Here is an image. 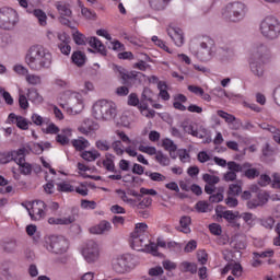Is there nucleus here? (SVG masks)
<instances>
[{
    "label": "nucleus",
    "instance_id": "1",
    "mask_svg": "<svg viewBox=\"0 0 280 280\" xmlns=\"http://www.w3.org/2000/svg\"><path fill=\"white\" fill-rule=\"evenodd\" d=\"M25 62L32 71L49 69L52 62L51 52L40 45L32 46L26 52Z\"/></svg>",
    "mask_w": 280,
    "mask_h": 280
},
{
    "label": "nucleus",
    "instance_id": "2",
    "mask_svg": "<svg viewBox=\"0 0 280 280\" xmlns=\"http://www.w3.org/2000/svg\"><path fill=\"white\" fill-rule=\"evenodd\" d=\"M92 115L98 121H112L117 117V104L108 100H100L92 107Z\"/></svg>",
    "mask_w": 280,
    "mask_h": 280
},
{
    "label": "nucleus",
    "instance_id": "3",
    "mask_svg": "<svg viewBox=\"0 0 280 280\" xmlns=\"http://www.w3.org/2000/svg\"><path fill=\"white\" fill-rule=\"evenodd\" d=\"M222 16L229 23H240L246 19V4L242 2H230L222 10Z\"/></svg>",
    "mask_w": 280,
    "mask_h": 280
},
{
    "label": "nucleus",
    "instance_id": "4",
    "mask_svg": "<svg viewBox=\"0 0 280 280\" xmlns=\"http://www.w3.org/2000/svg\"><path fill=\"white\" fill-rule=\"evenodd\" d=\"M261 36L267 40H277L280 36V21L276 16H266L259 24Z\"/></svg>",
    "mask_w": 280,
    "mask_h": 280
},
{
    "label": "nucleus",
    "instance_id": "5",
    "mask_svg": "<svg viewBox=\"0 0 280 280\" xmlns=\"http://www.w3.org/2000/svg\"><path fill=\"white\" fill-rule=\"evenodd\" d=\"M44 247L52 255H65L69 250V240L65 236H45Z\"/></svg>",
    "mask_w": 280,
    "mask_h": 280
},
{
    "label": "nucleus",
    "instance_id": "6",
    "mask_svg": "<svg viewBox=\"0 0 280 280\" xmlns=\"http://www.w3.org/2000/svg\"><path fill=\"white\" fill-rule=\"evenodd\" d=\"M135 266H137V258L132 254L117 256L112 260L113 271L118 275L130 272V270H133Z\"/></svg>",
    "mask_w": 280,
    "mask_h": 280
},
{
    "label": "nucleus",
    "instance_id": "7",
    "mask_svg": "<svg viewBox=\"0 0 280 280\" xmlns=\"http://www.w3.org/2000/svg\"><path fill=\"white\" fill-rule=\"evenodd\" d=\"M72 38L75 43V45H90L92 49H96L97 54H101V56H107L108 51L106 50V46L100 40V38L93 36V37H88L84 36V34L80 33V31H77L75 33L72 34Z\"/></svg>",
    "mask_w": 280,
    "mask_h": 280
},
{
    "label": "nucleus",
    "instance_id": "8",
    "mask_svg": "<svg viewBox=\"0 0 280 280\" xmlns=\"http://www.w3.org/2000/svg\"><path fill=\"white\" fill-rule=\"evenodd\" d=\"M19 23V13L16 10L8 7L0 9V28L10 32Z\"/></svg>",
    "mask_w": 280,
    "mask_h": 280
},
{
    "label": "nucleus",
    "instance_id": "9",
    "mask_svg": "<svg viewBox=\"0 0 280 280\" xmlns=\"http://www.w3.org/2000/svg\"><path fill=\"white\" fill-rule=\"evenodd\" d=\"M22 207H25L31 220H34V221L40 220L43 215H45V212L47 211V203H45V201L43 200L30 201L28 207L25 206V203H22Z\"/></svg>",
    "mask_w": 280,
    "mask_h": 280
},
{
    "label": "nucleus",
    "instance_id": "10",
    "mask_svg": "<svg viewBox=\"0 0 280 280\" xmlns=\"http://www.w3.org/2000/svg\"><path fill=\"white\" fill-rule=\"evenodd\" d=\"M119 73L121 75L122 79V84H128V80H131V82H133V84H143V82H145V80H148V77L145 74H143V72H139V71H130V72H126V69L124 68H119Z\"/></svg>",
    "mask_w": 280,
    "mask_h": 280
},
{
    "label": "nucleus",
    "instance_id": "11",
    "mask_svg": "<svg viewBox=\"0 0 280 280\" xmlns=\"http://www.w3.org/2000/svg\"><path fill=\"white\" fill-rule=\"evenodd\" d=\"M82 255L88 264H95L100 259V247L95 241H89L86 247L82 250Z\"/></svg>",
    "mask_w": 280,
    "mask_h": 280
},
{
    "label": "nucleus",
    "instance_id": "12",
    "mask_svg": "<svg viewBox=\"0 0 280 280\" xmlns=\"http://www.w3.org/2000/svg\"><path fill=\"white\" fill-rule=\"evenodd\" d=\"M113 159H115V155L107 153L106 159L103 161V166L105 167V170H107V172H113L114 174H117V175H109L108 178L110 180H121V171H116L115 161Z\"/></svg>",
    "mask_w": 280,
    "mask_h": 280
},
{
    "label": "nucleus",
    "instance_id": "13",
    "mask_svg": "<svg viewBox=\"0 0 280 280\" xmlns=\"http://www.w3.org/2000/svg\"><path fill=\"white\" fill-rule=\"evenodd\" d=\"M24 152H27L25 148L19 149L18 151L0 152V164L5 165L11 161L16 163L20 156H23Z\"/></svg>",
    "mask_w": 280,
    "mask_h": 280
},
{
    "label": "nucleus",
    "instance_id": "14",
    "mask_svg": "<svg viewBox=\"0 0 280 280\" xmlns=\"http://www.w3.org/2000/svg\"><path fill=\"white\" fill-rule=\"evenodd\" d=\"M8 120L9 124H15L20 130H30V125H32V122L27 121V118L16 116L14 113L9 114Z\"/></svg>",
    "mask_w": 280,
    "mask_h": 280
},
{
    "label": "nucleus",
    "instance_id": "15",
    "mask_svg": "<svg viewBox=\"0 0 280 280\" xmlns=\"http://www.w3.org/2000/svg\"><path fill=\"white\" fill-rule=\"evenodd\" d=\"M152 97H154V92H152L150 88H144L140 97V105H138V108H140V110H148V102H150V104L154 103V100Z\"/></svg>",
    "mask_w": 280,
    "mask_h": 280
},
{
    "label": "nucleus",
    "instance_id": "16",
    "mask_svg": "<svg viewBox=\"0 0 280 280\" xmlns=\"http://www.w3.org/2000/svg\"><path fill=\"white\" fill-rule=\"evenodd\" d=\"M259 170L253 167L250 162L243 163V173L242 176L248 178V180H255V178H259Z\"/></svg>",
    "mask_w": 280,
    "mask_h": 280
},
{
    "label": "nucleus",
    "instance_id": "17",
    "mask_svg": "<svg viewBox=\"0 0 280 280\" xmlns=\"http://www.w3.org/2000/svg\"><path fill=\"white\" fill-rule=\"evenodd\" d=\"M209 45H213V40L209 37H206L203 42L200 43L201 51H199V57L201 60H210L211 58V48Z\"/></svg>",
    "mask_w": 280,
    "mask_h": 280
},
{
    "label": "nucleus",
    "instance_id": "18",
    "mask_svg": "<svg viewBox=\"0 0 280 280\" xmlns=\"http://www.w3.org/2000/svg\"><path fill=\"white\" fill-rule=\"evenodd\" d=\"M268 56V46L265 44H257L253 51L249 59L254 60H264V57Z\"/></svg>",
    "mask_w": 280,
    "mask_h": 280
},
{
    "label": "nucleus",
    "instance_id": "19",
    "mask_svg": "<svg viewBox=\"0 0 280 280\" xmlns=\"http://www.w3.org/2000/svg\"><path fill=\"white\" fill-rule=\"evenodd\" d=\"M249 69L257 78L264 77V60L249 59Z\"/></svg>",
    "mask_w": 280,
    "mask_h": 280
},
{
    "label": "nucleus",
    "instance_id": "20",
    "mask_svg": "<svg viewBox=\"0 0 280 280\" xmlns=\"http://www.w3.org/2000/svg\"><path fill=\"white\" fill-rule=\"evenodd\" d=\"M112 229L113 226L110 225V222L103 220L100 222V224L91 228L90 233H92L93 235H102L104 233H108V231H110Z\"/></svg>",
    "mask_w": 280,
    "mask_h": 280
},
{
    "label": "nucleus",
    "instance_id": "21",
    "mask_svg": "<svg viewBox=\"0 0 280 280\" xmlns=\"http://www.w3.org/2000/svg\"><path fill=\"white\" fill-rule=\"evenodd\" d=\"M15 163L20 167V174H23V176H30L32 174V164L25 162V152L18 158Z\"/></svg>",
    "mask_w": 280,
    "mask_h": 280
},
{
    "label": "nucleus",
    "instance_id": "22",
    "mask_svg": "<svg viewBox=\"0 0 280 280\" xmlns=\"http://www.w3.org/2000/svg\"><path fill=\"white\" fill-rule=\"evenodd\" d=\"M145 236L132 235L130 234L129 244L133 250H138L141 253L145 248L143 244Z\"/></svg>",
    "mask_w": 280,
    "mask_h": 280
},
{
    "label": "nucleus",
    "instance_id": "23",
    "mask_svg": "<svg viewBox=\"0 0 280 280\" xmlns=\"http://www.w3.org/2000/svg\"><path fill=\"white\" fill-rule=\"evenodd\" d=\"M168 36L174 40L177 47H183L185 37L183 36V31L180 28H171L168 31Z\"/></svg>",
    "mask_w": 280,
    "mask_h": 280
},
{
    "label": "nucleus",
    "instance_id": "24",
    "mask_svg": "<svg viewBox=\"0 0 280 280\" xmlns=\"http://www.w3.org/2000/svg\"><path fill=\"white\" fill-rule=\"evenodd\" d=\"M182 128L184 132H187V135H191V137H196L197 139H205V137H207V129H202L201 133L198 129L194 128V125L182 124Z\"/></svg>",
    "mask_w": 280,
    "mask_h": 280
},
{
    "label": "nucleus",
    "instance_id": "25",
    "mask_svg": "<svg viewBox=\"0 0 280 280\" xmlns=\"http://www.w3.org/2000/svg\"><path fill=\"white\" fill-rule=\"evenodd\" d=\"M180 272H190V275H196L198 272V265L190 261H182L178 266Z\"/></svg>",
    "mask_w": 280,
    "mask_h": 280
},
{
    "label": "nucleus",
    "instance_id": "26",
    "mask_svg": "<svg viewBox=\"0 0 280 280\" xmlns=\"http://www.w3.org/2000/svg\"><path fill=\"white\" fill-rule=\"evenodd\" d=\"M141 253H148L149 255H153V257H163V254L159 253V246L152 241H150L149 244H144V248L141 249Z\"/></svg>",
    "mask_w": 280,
    "mask_h": 280
},
{
    "label": "nucleus",
    "instance_id": "27",
    "mask_svg": "<svg viewBox=\"0 0 280 280\" xmlns=\"http://www.w3.org/2000/svg\"><path fill=\"white\" fill-rule=\"evenodd\" d=\"M71 60L77 67H84L86 65V55L81 50H77L72 54Z\"/></svg>",
    "mask_w": 280,
    "mask_h": 280
},
{
    "label": "nucleus",
    "instance_id": "28",
    "mask_svg": "<svg viewBox=\"0 0 280 280\" xmlns=\"http://www.w3.org/2000/svg\"><path fill=\"white\" fill-rule=\"evenodd\" d=\"M75 222V217H68V218H49L48 224H60V225H69Z\"/></svg>",
    "mask_w": 280,
    "mask_h": 280
},
{
    "label": "nucleus",
    "instance_id": "29",
    "mask_svg": "<svg viewBox=\"0 0 280 280\" xmlns=\"http://www.w3.org/2000/svg\"><path fill=\"white\" fill-rule=\"evenodd\" d=\"M230 245L232 246V248H234V250H236V253H240V250H245L246 241L240 238V236H233L231 238Z\"/></svg>",
    "mask_w": 280,
    "mask_h": 280
},
{
    "label": "nucleus",
    "instance_id": "30",
    "mask_svg": "<svg viewBox=\"0 0 280 280\" xmlns=\"http://www.w3.org/2000/svg\"><path fill=\"white\" fill-rule=\"evenodd\" d=\"M56 8L60 14L59 16H67L68 19H71V16L73 15V12L69 8V4L65 2H57Z\"/></svg>",
    "mask_w": 280,
    "mask_h": 280
},
{
    "label": "nucleus",
    "instance_id": "31",
    "mask_svg": "<svg viewBox=\"0 0 280 280\" xmlns=\"http://www.w3.org/2000/svg\"><path fill=\"white\" fill-rule=\"evenodd\" d=\"M168 3L170 0H149L150 8H152V10H155L156 12L165 10Z\"/></svg>",
    "mask_w": 280,
    "mask_h": 280
},
{
    "label": "nucleus",
    "instance_id": "32",
    "mask_svg": "<svg viewBox=\"0 0 280 280\" xmlns=\"http://www.w3.org/2000/svg\"><path fill=\"white\" fill-rule=\"evenodd\" d=\"M100 156H102V153H100V151H97V150L84 151L81 153V158L84 161H88L89 163H91L93 161H97V159H100Z\"/></svg>",
    "mask_w": 280,
    "mask_h": 280
},
{
    "label": "nucleus",
    "instance_id": "33",
    "mask_svg": "<svg viewBox=\"0 0 280 280\" xmlns=\"http://www.w3.org/2000/svg\"><path fill=\"white\" fill-rule=\"evenodd\" d=\"M72 145L75 148L78 152H82L85 148H89L90 143L89 140H86L83 137H80V139L72 140Z\"/></svg>",
    "mask_w": 280,
    "mask_h": 280
},
{
    "label": "nucleus",
    "instance_id": "34",
    "mask_svg": "<svg viewBox=\"0 0 280 280\" xmlns=\"http://www.w3.org/2000/svg\"><path fill=\"white\" fill-rule=\"evenodd\" d=\"M179 224L182 226L183 230L182 233H191V229H189V225L191 224V217L189 215H184L180 218L179 220Z\"/></svg>",
    "mask_w": 280,
    "mask_h": 280
},
{
    "label": "nucleus",
    "instance_id": "35",
    "mask_svg": "<svg viewBox=\"0 0 280 280\" xmlns=\"http://www.w3.org/2000/svg\"><path fill=\"white\" fill-rule=\"evenodd\" d=\"M145 176H149V178L151 180H153L154 183H163L165 180H167V177H165V175L159 173V172H150V171H147L145 173Z\"/></svg>",
    "mask_w": 280,
    "mask_h": 280
},
{
    "label": "nucleus",
    "instance_id": "36",
    "mask_svg": "<svg viewBox=\"0 0 280 280\" xmlns=\"http://www.w3.org/2000/svg\"><path fill=\"white\" fill-rule=\"evenodd\" d=\"M34 16H36V19H38L39 25L45 26L47 25V14L45 13V11L40 10V9H35L33 11Z\"/></svg>",
    "mask_w": 280,
    "mask_h": 280
},
{
    "label": "nucleus",
    "instance_id": "37",
    "mask_svg": "<svg viewBox=\"0 0 280 280\" xmlns=\"http://www.w3.org/2000/svg\"><path fill=\"white\" fill-rule=\"evenodd\" d=\"M228 170H230V172H234V174L237 173H242L244 172V164H240L235 161H230L228 162Z\"/></svg>",
    "mask_w": 280,
    "mask_h": 280
},
{
    "label": "nucleus",
    "instance_id": "38",
    "mask_svg": "<svg viewBox=\"0 0 280 280\" xmlns=\"http://www.w3.org/2000/svg\"><path fill=\"white\" fill-rule=\"evenodd\" d=\"M81 14L84 16V19H88L89 21H95L97 19V13L95 11H91V9L81 7Z\"/></svg>",
    "mask_w": 280,
    "mask_h": 280
},
{
    "label": "nucleus",
    "instance_id": "39",
    "mask_svg": "<svg viewBox=\"0 0 280 280\" xmlns=\"http://www.w3.org/2000/svg\"><path fill=\"white\" fill-rule=\"evenodd\" d=\"M58 191L65 192V194H71L72 191H75V188H73V185L62 182L57 184Z\"/></svg>",
    "mask_w": 280,
    "mask_h": 280
},
{
    "label": "nucleus",
    "instance_id": "40",
    "mask_svg": "<svg viewBox=\"0 0 280 280\" xmlns=\"http://www.w3.org/2000/svg\"><path fill=\"white\" fill-rule=\"evenodd\" d=\"M145 231H148V224L138 223L136 224L135 231L131 233V235H139L140 237H145Z\"/></svg>",
    "mask_w": 280,
    "mask_h": 280
},
{
    "label": "nucleus",
    "instance_id": "41",
    "mask_svg": "<svg viewBox=\"0 0 280 280\" xmlns=\"http://www.w3.org/2000/svg\"><path fill=\"white\" fill-rule=\"evenodd\" d=\"M155 161H158L163 167H167L170 165V158L163 153V151H158V155H155Z\"/></svg>",
    "mask_w": 280,
    "mask_h": 280
},
{
    "label": "nucleus",
    "instance_id": "42",
    "mask_svg": "<svg viewBox=\"0 0 280 280\" xmlns=\"http://www.w3.org/2000/svg\"><path fill=\"white\" fill-rule=\"evenodd\" d=\"M202 180L205 183H207V185L213 186V185H218V183H220V177L215 176V175H210V174H203L202 176Z\"/></svg>",
    "mask_w": 280,
    "mask_h": 280
},
{
    "label": "nucleus",
    "instance_id": "43",
    "mask_svg": "<svg viewBox=\"0 0 280 280\" xmlns=\"http://www.w3.org/2000/svg\"><path fill=\"white\" fill-rule=\"evenodd\" d=\"M242 194V185L240 184H230L228 196H240Z\"/></svg>",
    "mask_w": 280,
    "mask_h": 280
},
{
    "label": "nucleus",
    "instance_id": "44",
    "mask_svg": "<svg viewBox=\"0 0 280 280\" xmlns=\"http://www.w3.org/2000/svg\"><path fill=\"white\" fill-rule=\"evenodd\" d=\"M195 209L198 213H207L209 211V202L200 200L196 203Z\"/></svg>",
    "mask_w": 280,
    "mask_h": 280
},
{
    "label": "nucleus",
    "instance_id": "45",
    "mask_svg": "<svg viewBox=\"0 0 280 280\" xmlns=\"http://www.w3.org/2000/svg\"><path fill=\"white\" fill-rule=\"evenodd\" d=\"M95 145L97 150H101V152H108V150H110V143L108 140H97Z\"/></svg>",
    "mask_w": 280,
    "mask_h": 280
},
{
    "label": "nucleus",
    "instance_id": "46",
    "mask_svg": "<svg viewBox=\"0 0 280 280\" xmlns=\"http://www.w3.org/2000/svg\"><path fill=\"white\" fill-rule=\"evenodd\" d=\"M253 256L255 257V259H257L259 257H260V259H266V257H275V250L268 249V250L260 252V253L254 252Z\"/></svg>",
    "mask_w": 280,
    "mask_h": 280
},
{
    "label": "nucleus",
    "instance_id": "47",
    "mask_svg": "<svg viewBox=\"0 0 280 280\" xmlns=\"http://www.w3.org/2000/svg\"><path fill=\"white\" fill-rule=\"evenodd\" d=\"M116 194L120 197L122 202H127L128 205H135L137 202V200L128 198V195H126L122 189H117Z\"/></svg>",
    "mask_w": 280,
    "mask_h": 280
},
{
    "label": "nucleus",
    "instance_id": "48",
    "mask_svg": "<svg viewBox=\"0 0 280 280\" xmlns=\"http://www.w3.org/2000/svg\"><path fill=\"white\" fill-rule=\"evenodd\" d=\"M242 272H244V267L240 262H232V275L233 277H242Z\"/></svg>",
    "mask_w": 280,
    "mask_h": 280
},
{
    "label": "nucleus",
    "instance_id": "49",
    "mask_svg": "<svg viewBox=\"0 0 280 280\" xmlns=\"http://www.w3.org/2000/svg\"><path fill=\"white\" fill-rule=\"evenodd\" d=\"M112 148L114 150V152H116V154L118 156L124 155V144L121 143V140H116L112 143Z\"/></svg>",
    "mask_w": 280,
    "mask_h": 280
},
{
    "label": "nucleus",
    "instance_id": "50",
    "mask_svg": "<svg viewBox=\"0 0 280 280\" xmlns=\"http://www.w3.org/2000/svg\"><path fill=\"white\" fill-rule=\"evenodd\" d=\"M0 95H2L5 104L9 106H12L14 104V98H12V95H10V92L5 91V89L0 88Z\"/></svg>",
    "mask_w": 280,
    "mask_h": 280
},
{
    "label": "nucleus",
    "instance_id": "51",
    "mask_svg": "<svg viewBox=\"0 0 280 280\" xmlns=\"http://www.w3.org/2000/svg\"><path fill=\"white\" fill-rule=\"evenodd\" d=\"M42 131L45 135H58V132H60V128H58V126H56V124L51 122L48 125V127L46 129L43 128Z\"/></svg>",
    "mask_w": 280,
    "mask_h": 280
},
{
    "label": "nucleus",
    "instance_id": "52",
    "mask_svg": "<svg viewBox=\"0 0 280 280\" xmlns=\"http://www.w3.org/2000/svg\"><path fill=\"white\" fill-rule=\"evenodd\" d=\"M162 147L164 148V150H166V152H170L174 149H177L178 147L172 141V139L170 138H165L162 141Z\"/></svg>",
    "mask_w": 280,
    "mask_h": 280
},
{
    "label": "nucleus",
    "instance_id": "53",
    "mask_svg": "<svg viewBox=\"0 0 280 280\" xmlns=\"http://www.w3.org/2000/svg\"><path fill=\"white\" fill-rule=\"evenodd\" d=\"M81 208L82 209H96L97 208V202L94 200H89V199H82L81 200Z\"/></svg>",
    "mask_w": 280,
    "mask_h": 280
},
{
    "label": "nucleus",
    "instance_id": "54",
    "mask_svg": "<svg viewBox=\"0 0 280 280\" xmlns=\"http://www.w3.org/2000/svg\"><path fill=\"white\" fill-rule=\"evenodd\" d=\"M260 224L265 229H272L275 226V218L268 217L266 219H261Z\"/></svg>",
    "mask_w": 280,
    "mask_h": 280
},
{
    "label": "nucleus",
    "instance_id": "55",
    "mask_svg": "<svg viewBox=\"0 0 280 280\" xmlns=\"http://www.w3.org/2000/svg\"><path fill=\"white\" fill-rule=\"evenodd\" d=\"M209 231L212 235H222V225L218 223H211L209 225Z\"/></svg>",
    "mask_w": 280,
    "mask_h": 280
},
{
    "label": "nucleus",
    "instance_id": "56",
    "mask_svg": "<svg viewBox=\"0 0 280 280\" xmlns=\"http://www.w3.org/2000/svg\"><path fill=\"white\" fill-rule=\"evenodd\" d=\"M225 205L228 207H230V209H235V207H237V205H240V201L237 200V198L229 195V197L225 198Z\"/></svg>",
    "mask_w": 280,
    "mask_h": 280
},
{
    "label": "nucleus",
    "instance_id": "57",
    "mask_svg": "<svg viewBox=\"0 0 280 280\" xmlns=\"http://www.w3.org/2000/svg\"><path fill=\"white\" fill-rule=\"evenodd\" d=\"M165 271L163 270V267L156 266L149 269V276L150 277H161Z\"/></svg>",
    "mask_w": 280,
    "mask_h": 280
},
{
    "label": "nucleus",
    "instance_id": "58",
    "mask_svg": "<svg viewBox=\"0 0 280 280\" xmlns=\"http://www.w3.org/2000/svg\"><path fill=\"white\" fill-rule=\"evenodd\" d=\"M223 259L225 261H229V264H235V260L233 259L235 257V255L233 254V250L230 249H225L223 253Z\"/></svg>",
    "mask_w": 280,
    "mask_h": 280
},
{
    "label": "nucleus",
    "instance_id": "59",
    "mask_svg": "<svg viewBox=\"0 0 280 280\" xmlns=\"http://www.w3.org/2000/svg\"><path fill=\"white\" fill-rule=\"evenodd\" d=\"M16 241H9L7 243H4V250L5 253H14V250H16Z\"/></svg>",
    "mask_w": 280,
    "mask_h": 280
},
{
    "label": "nucleus",
    "instance_id": "60",
    "mask_svg": "<svg viewBox=\"0 0 280 280\" xmlns=\"http://www.w3.org/2000/svg\"><path fill=\"white\" fill-rule=\"evenodd\" d=\"M28 97H31V100H34V102H38L42 103L43 102V97L40 96V94H38L37 90H28Z\"/></svg>",
    "mask_w": 280,
    "mask_h": 280
},
{
    "label": "nucleus",
    "instance_id": "61",
    "mask_svg": "<svg viewBox=\"0 0 280 280\" xmlns=\"http://www.w3.org/2000/svg\"><path fill=\"white\" fill-rule=\"evenodd\" d=\"M269 198L270 196L268 195V192H258L257 195L258 203L260 205V207H264V205L268 202Z\"/></svg>",
    "mask_w": 280,
    "mask_h": 280
},
{
    "label": "nucleus",
    "instance_id": "62",
    "mask_svg": "<svg viewBox=\"0 0 280 280\" xmlns=\"http://www.w3.org/2000/svg\"><path fill=\"white\" fill-rule=\"evenodd\" d=\"M222 200H224V195L222 192L210 195L209 197V202L211 203L222 202Z\"/></svg>",
    "mask_w": 280,
    "mask_h": 280
},
{
    "label": "nucleus",
    "instance_id": "63",
    "mask_svg": "<svg viewBox=\"0 0 280 280\" xmlns=\"http://www.w3.org/2000/svg\"><path fill=\"white\" fill-rule=\"evenodd\" d=\"M128 106H139V96L137 93H131L128 96Z\"/></svg>",
    "mask_w": 280,
    "mask_h": 280
},
{
    "label": "nucleus",
    "instance_id": "64",
    "mask_svg": "<svg viewBox=\"0 0 280 280\" xmlns=\"http://www.w3.org/2000/svg\"><path fill=\"white\" fill-rule=\"evenodd\" d=\"M152 205V198L147 197L137 205V209H148Z\"/></svg>",
    "mask_w": 280,
    "mask_h": 280
}]
</instances>
